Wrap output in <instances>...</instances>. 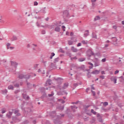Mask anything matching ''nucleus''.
Here are the masks:
<instances>
[{"instance_id":"51","label":"nucleus","mask_w":124,"mask_h":124,"mask_svg":"<svg viewBox=\"0 0 124 124\" xmlns=\"http://www.w3.org/2000/svg\"><path fill=\"white\" fill-rule=\"evenodd\" d=\"M51 114H53L54 115H56V111H51Z\"/></svg>"},{"instance_id":"48","label":"nucleus","mask_w":124,"mask_h":124,"mask_svg":"<svg viewBox=\"0 0 124 124\" xmlns=\"http://www.w3.org/2000/svg\"><path fill=\"white\" fill-rule=\"evenodd\" d=\"M10 45H11V44L9 43H8L7 44V47H8V49H9V47L10 46Z\"/></svg>"},{"instance_id":"37","label":"nucleus","mask_w":124,"mask_h":124,"mask_svg":"<svg viewBox=\"0 0 124 124\" xmlns=\"http://www.w3.org/2000/svg\"><path fill=\"white\" fill-rule=\"evenodd\" d=\"M99 78H100V79H102V80H103V79L105 78V76H100Z\"/></svg>"},{"instance_id":"46","label":"nucleus","mask_w":124,"mask_h":124,"mask_svg":"<svg viewBox=\"0 0 124 124\" xmlns=\"http://www.w3.org/2000/svg\"><path fill=\"white\" fill-rule=\"evenodd\" d=\"M27 85L28 87H31V84L30 82H27Z\"/></svg>"},{"instance_id":"15","label":"nucleus","mask_w":124,"mask_h":124,"mask_svg":"<svg viewBox=\"0 0 124 124\" xmlns=\"http://www.w3.org/2000/svg\"><path fill=\"white\" fill-rule=\"evenodd\" d=\"M41 92L42 93H44V95H46V93H45L46 91H45V88L44 87H42L41 88V90H40Z\"/></svg>"},{"instance_id":"42","label":"nucleus","mask_w":124,"mask_h":124,"mask_svg":"<svg viewBox=\"0 0 124 124\" xmlns=\"http://www.w3.org/2000/svg\"><path fill=\"white\" fill-rule=\"evenodd\" d=\"M101 62H106V58H104L101 60Z\"/></svg>"},{"instance_id":"25","label":"nucleus","mask_w":124,"mask_h":124,"mask_svg":"<svg viewBox=\"0 0 124 124\" xmlns=\"http://www.w3.org/2000/svg\"><path fill=\"white\" fill-rule=\"evenodd\" d=\"M94 21H97L98 20H100V17H99V16H96L94 18Z\"/></svg>"},{"instance_id":"7","label":"nucleus","mask_w":124,"mask_h":124,"mask_svg":"<svg viewBox=\"0 0 124 124\" xmlns=\"http://www.w3.org/2000/svg\"><path fill=\"white\" fill-rule=\"evenodd\" d=\"M14 114L16 115L17 117H19V116H21V114L19 113V110H16L14 112Z\"/></svg>"},{"instance_id":"9","label":"nucleus","mask_w":124,"mask_h":124,"mask_svg":"<svg viewBox=\"0 0 124 124\" xmlns=\"http://www.w3.org/2000/svg\"><path fill=\"white\" fill-rule=\"evenodd\" d=\"M68 86H69L68 83H64L63 86L62 87V89H63L64 90H65L68 87Z\"/></svg>"},{"instance_id":"62","label":"nucleus","mask_w":124,"mask_h":124,"mask_svg":"<svg viewBox=\"0 0 124 124\" xmlns=\"http://www.w3.org/2000/svg\"><path fill=\"white\" fill-rule=\"evenodd\" d=\"M101 74L103 75V74H105V72L104 71H101Z\"/></svg>"},{"instance_id":"33","label":"nucleus","mask_w":124,"mask_h":124,"mask_svg":"<svg viewBox=\"0 0 124 124\" xmlns=\"http://www.w3.org/2000/svg\"><path fill=\"white\" fill-rule=\"evenodd\" d=\"M59 52H60L61 53H62V54H64L65 53L64 50H62V48H60L59 50Z\"/></svg>"},{"instance_id":"27","label":"nucleus","mask_w":124,"mask_h":124,"mask_svg":"<svg viewBox=\"0 0 124 124\" xmlns=\"http://www.w3.org/2000/svg\"><path fill=\"white\" fill-rule=\"evenodd\" d=\"M68 45L70 46V45H72V44H73V41L72 40H68Z\"/></svg>"},{"instance_id":"1","label":"nucleus","mask_w":124,"mask_h":124,"mask_svg":"<svg viewBox=\"0 0 124 124\" xmlns=\"http://www.w3.org/2000/svg\"><path fill=\"white\" fill-rule=\"evenodd\" d=\"M61 91L58 92V95H64V94H66L67 95L68 93L67 92H65V91H62V88H59Z\"/></svg>"},{"instance_id":"17","label":"nucleus","mask_w":124,"mask_h":124,"mask_svg":"<svg viewBox=\"0 0 124 124\" xmlns=\"http://www.w3.org/2000/svg\"><path fill=\"white\" fill-rule=\"evenodd\" d=\"M18 39V38L16 36H13L12 38L11 39V41H15V40H17Z\"/></svg>"},{"instance_id":"35","label":"nucleus","mask_w":124,"mask_h":124,"mask_svg":"<svg viewBox=\"0 0 124 124\" xmlns=\"http://www.w3.org/2000/svg\"><path fill=\"white\" fill-rule=\"evenodd\" d=\"M103 105L105 107H106V106H107V105H108V102H104Z\"/></svg>"},{"instance_id":"24","label":"nucleus","mask_w":124,"mask_h":124,"mask_svg":"<svg viewBox=\"0 0 124 124\" xmlns=\"http://www.w3.org/2000/svg\"><path fill=\"white\" fill-rule=\"evenodd\" d=\"M8 90H14V87H13L12 85H9L8 87Z\"/></svg>"},{"instance_id":"28","label":"nucleus","mask_w":124,"mask_h":124,"mask_svg":"<svg viewBox=\"0 0 124 124\" xmlns=\"http://www.w3.org/2000/svg\"><path fill=\"white\" fill-rule=\"evenodd\" d=\"M59 110H61V111H62L64 108V106H61L59 108Z\"/></svg>"},{"instance_id":"40","label":"nucleus","mask_w":124,"mask_h":124,"mask_svg":"<svg viewBox=\"0 0 124 124\" xmlns=\"http://www.w3.org/2000/svg\"><path fill=\"white\" fill-rule=\"evenodd\" d=\"M92 93H93V96H95V92L93 90H91Z\"/></svg>"},{"instance_id":"61","label":"nucleus","mask_w":124,"mask_h":124,"mask_svg":"<svg viewBox=\"0 0 124 124\" xmlns=\"http://www.w3.org/2000/svg\"><path fill=\"white\" fill-rule=\"evenodd\" d=\"M84 35H85V36H88V35H89V33H85L84 34Z\"/></svg>"},{"instance_id":"6","label":"nucleus","mask_w":124,"mask_h":124,"mask_svg":"<svg viewBox=\"0 0 124 124\" xmlns=\"http://www.w3.org/2000/svg\"><path fill=\"white\" fill-rule=\"evenodd\" d=\"M111 81H112V82H113L114 84H116L117 83V78H116V77L111 78Z\"/></svg>"},{"instance_id":"16","label":"nucleus","mask_w":124,"mask_h":124,"mask_svg":"<svg viewBox=\"0 0 124 124\" xmlns=\"http://www.w3.org/2000/svg\"><path fill=\"white\" fill-rule=\"evenodd\" d=\"M54 31H57V32H60V31H61V28H60L59 27H56L55 28Z\"/></svg>"},{"instance_id":"47","label":"nucleus","mask_w":124,"mask_h":124,"mask_svg":"<svg viewBox=\"0 0 124 124\" xmlns=\"http://www.w3.org/2000/svg\"><path fill=\"white\" fill-rule=\"evenodd\" d=\"M78 103H79V101H78L76 102H72V104H78Z\"/></svg>"},{"instance_id":"45","label":"nucleus","mask_w":124,"mask_h":124,"mask_svg":"<svg viewBox=\"0 0 124 124\" xmlns=\"http://www.w3.org/2000/svg\"><path fill=\"white\" fill-rule=\"evenodd\" d=\"M73 86L75 87V88H76L77 87H78V83H75L74 84Z\"/></svg>"},{"instance_id":"5","label":"nucleus","mask_w":124,"mask_h":124,"mask_svg":"<svg viewBox=\"0 0 124 124\" xmlns=\"http://www.w3.org/2000/svg\"><path fill=\"white\" fill-rule=\"evenodd\" d=\"M23 98L24 99H25V100H29L30 99V96H28L27 94H22Z\"/></svg>"},{"instance_id":"23","label":"nucleus","mask_w":124,"mask_h":124,"mask_svg":"<svg viewBox=\"0 0 124 124\" xmlns=\"http://www.w3.org/2000/svg\"><path fill=\"white\" fill-rule=\"evenodd\" d=\"M60 61V58L59 57L54 59V63H56V62H58Z\"/></svg>"},{"instance_id":"52","label":"nucleus","mask_w":124,"mask_h":124,"mask_svg":"<svg viewBox=\"0 0 124 124\" xmlns=\"http://www.w3.org/2000/svg\"><path fill=\"white\" fill-rule=\"evenodd\" d=\"M82 44H81V43H79L78 44L77 46L78 47H80V46H81Z\"/></svg>"},{"instance_id":"60","label":"nucleus","mask_w":124,"mask_h":124,"mask_svg":"<svg viewBox=\"0 0 124 124\" xmlns=\"http://www.w3.org/2000/svg\"><path fill=\"white\" fill-rule=\"evenodd\" d=\"M51 56L52 57H54L55 56V53H54V52L51 53Z\"/></svg>"},{"instance_id":"38","label":"nucleus","mask_w":124,"mask_h":124,"mask_svg":"<svg viewBox=\"0 0 124 124\" xmlns=\"http://www.w3.org/2000/svg\"><path fill=\"white\" fill-rule=\"evenodd\" d=\"M20 93V90H16V91H15V93L16 94H17V93Z\"/></svg>"},{"instance_id":"59","label":"nucleus","mask_w":124,"mask_h":124,"mask_svg":"<svg viewBox=\"0 0 124 124\" xmlns=\"http://www.w3.org/2000/svg\"><path fill=\"white\" fill-rule=\"evenodd\" d=\"M12 114H13V112H11V111L9 112V115H10L11 116H12Z\"/></svg>"},{"instance_id":"41","label":"nucleus","mask_w":124,"mask_h":124,"mask_svg":"<svg viewBox=\"0 0 124 124\" xmlns=\"http://www.w3.org/2000/svg\"><path fill=\"white\" fill-rule=\"evenodd\" d=\"M89 107H90V106H86V105L84 106V108L85 109H88V108H89Z\"/></svg>"},{"instance_id":"39","label":"nucleus","mask_w":124,"mask_h":124,"mask_svg":"<svg viewBox=\"0 0 124 124\" xmlns=\"http://www.w3.org/2000/svg\"><path fill=\"white\" fill-rule=\"evenodd\" d=\"M6 116H7V117H8V119H11V116L12 115H10V114H7Z\"/></svg>"},{"instance_id":"64","label":"nucleus","mask_w":124,"mask_h":124,"mask_svg":"<svg viewBox=\"0 0 124 124\" xmlns=\"http://www.w3.org/2000/svg\"><path fill=\"white\" fill-rule=\"evenodd\" d=\"M6 112V110H2L1 113L2 114H4Z\"/></svg>"},{"instance_id":"19","label":"nucleus","mask_w":124,"mask_h":124,"mask_svg":"<svg viewBox=\"0 0 124 124\" xmlns=\"http://www.w3.org/2000/svg\"><path fill=\"white\" fill-rule=\"evenodd\" d=\"M47 28L50 29V30H53V29H55V25H47Z\"/></svg>"},{"instance_id":"55","label":"nucleus","mask_w":124,"mask_h":124,"mask_svg":"<svg viewBox=\"0 0 124 124\" xmlns=\"http://www.w3.org/2000/svg\"><path fill=\"white\" fill-rule=\"evenodd\" d=\"M42 71L41 70V69H38V72L39 73H42Z\"/></svg>"},{"instance_id":"63","label":"nucleus","mask_w":124,"mask_h":124,"mask_svg":"<svg viewBox=\"0 0 124 124\" xmlns=\"http://www.w3.org/2000/svg\"><path fill=\"white\" fill-rule=\"evenodd\" d=\"M91 89L92 90H95L94 87H93V85L91 86Z\"/></svg>"},{"instance_id":"4","label":"nucleus","mask_w":124,"mask_h":124,"mask_svg":"<svg viewBox=\"0 0 124 124\" xmlns=\"http://www.w3.org/2000/svg\"><path fill=\"white\" fill-rule=\"evenodd\" d=\"M12 66H14V68L16 69L17 68V66L18 65V63L15 62H11Z\"/></svg>"},{"instance_id":"36","label":"nucleus","mask_w":124,"mask_h":124,"mask_svg":"<svg viewBox=\"0 0 124 124\" xmlns=\"http://www.w3.org/2000/svg\"><path fill=\"white\" fill-rule=\"evenodd\" d=\"M14 87H15V88H19V83H16V84H15Z\"/></svg>"},{"instance_id":"2","label":"nucleus","mask_w":124,"mask_h":124,"mask_svg":"<svg viewBox=\"0 0 124 124\" xmlns=\"http://www.w3.org/2000/svg\"><path fill=\"white\" fill-rule=\"evenodd\" d=\"M63 18H65L66 17H69V13L68 12V11L65 10L63 11Z\"/></svg>"},{"instance_id":"49","label":"nucleus","mask_w":124,"mask_h":124,"mask_svg":"<svg viewBox=\"0 0 124 124\" xmlns=\"http://www.w3.org/2000/svg\"><path fill=\"white\" fill-rule=\"evenodd\" d=\"M118 27L116 25H114L112 26V28L114 29V30H116Z\"/></svg>"},{"instance_id":"31","label":"nucleus","mask_w":124,"mask_h":124,"mask_svg":"<svg viewBox=\"0 0 124 124\" xmlns=\"http://www.w3.org/2000/svg\"><path fill=\"white\" fill-rule=\"evenodd\" d=\"M91 113H93L94 115H96L97 114L96 111H94V110H93V109H91Z\"/></svg>"},{"instance_id":"56","label":"nucleus","mask_w":124,"mask_h":124,"mask_svg":"<svg viewBox=\"0 0 124 124\" xmlns=\"http://www.w3.org/2000/svg\"><path fill=\"white\" fill-rule=\"evenodd\" d=\"M90 73H91L90 72L87 73V76H88V78H91V76H89L90 75Z\"/></svg>"},{"instance_id":"3","label":"nucleus","mask_w":124,"mask_h":124,"mask_svg":"<svg viewBox=\"0 0 124 124\" xmlns=\"http://www.w3.org/2000/svg\"><path fill=\"white\" fill-rule=\"evenodd\" d=\"M96 117L97 118L98 122H100V123L103 122V120H102V117H101V116H100V114L99 113L96 114Z\"/></svg>"},{"instance_id":"30","label":"nucleus","mask_w":124,"mask_h":124,"mask_svg":"<svg viewBox=\"0 0 124 124\" xmlns=\"http://www.w3.org/2000/svg\"><path fill=\"white\" fill-rule=\"evenodd\" d=\"M7 90L5 89L4 90H2V93H3V94H6V93H7Z\"/></svg>"},{"instance_id":"34","label":"nucleus","mask_w":124,"mask_h":124,"mask_svg":"<svg viewBox=\"0 0 124 124\" xmlns=\"http://www.w3.org/2000/svg\"><path fill=\"white\" fill-rule=\"evenodd\" d=\"M71 109H77L78 108L76 107V106H71Z\"/></svg>"},{"instance_id":"54","label":"nucleus","mask_w":124,"mask_h":124,"mask_svg":"<svg viewBox=\"0 0 124 124\" xmlns=\"http://www.w3.org/2000/svg\"><path fill=\"white\" fill-rule=\"evenodd\" d=\"M36 25H37V27H40V25L39 24V23H38V21H37Z\"/></svg>"},{"instance_id":"32","label":"nucleus","mask_w":124,"mask_h":124,"mask_svg":"<svg viewBox=\"0 0 124 124\" xmlns=\"http://www.w3.org/2000/svg\"><path fill=\"white\" fill-rule=\"evenodd\" d=\"M81 43H82V44H88V41H85V40H83L81 41Z\"/></svg>"},{"instance_id":"21","label":"nucleus","mask_w":124,"mask_h":124,"mask_svg":"<svg viewBox=\"0 0 124 124\" xmlns=\"http://www.w3.org/2000/svg\"><path fill=\"white\" fill-rule=\"evenodd\" d=\"M25 77V75L21 74V75H19L18 76V78L19 79H24Z\"/></svg>"},{"instance_id":"14","label":"nucleus","mask_w":124,"mask_h":124,"mask_svg":"<svg viewBox=\"0 0 124 124\" xmlns=\"http://www.w3.org/2000/svg\"><path fill=\"white\" fill-rule=\"evenodd\" d=\"M92 37L93 38H95V39H97V35H96V33L95 32H93L92 33Z\"/></svg>"},{"instance_id":"53","label":"nucleus","mask_w":124,"mask_h":124,"mask_svg":"<svg viewBox=\"0 0 124 124\" xmlns=\"http://www.w3.org/2000/svg\"><path fill=\"white\" fill-rule=\"evenodd\" d=\"M53 95H54V94H53V93L48 94V96H49V97H51L53 96Z\"/></svg>"},{"instance_id":"29","label":"nucleus","mask_w":124,"mask_h":124,"mask_svg":"<svg viewBox=\"0 0 124 124\" xmlns=\"http://www.w3.org/2000/svg\"><path fill=\"white\" fill-rule=\"evenodd\" d=\"M94 65L95 67L99 66V65H100V63H99L98 62H95Z\"/></svg>"},{"instance_id":"18","label":"nucleus","mask_w":124,"mask_h":124,"mask_svg":"<svg viewBox=\"0 0 124 124\" xmlns=\"http://www.w3.org/2000/svg\"><path fill=\"white\" fill-rule=\"evenodd\" d=\"M12 121H13L14 122H17V121H18V118L16 116H13Z\"/></svg>"},{"instance_id":"13","label":"nucleus","mask_w":124,"mask_h":124,"mask_svg":"<svg viewBox=\"0 0 124 124\" xmlns=\"http://www.w3.org/2000/svg\"><path fill=\"white\" fill-rule=\"evenodd\" d=\"M89 53V54H90V55H91L92 56H94V53H93V52L91 49H89L87 51V53Z\"/></svg>"},{"instance_id":"43","label":"nucleus","mask_w":124,"mask_h":124,"mask_svg":"<svg viewBox=\"0 0 124 124\" xmlns=\"http://www.w3.org/2000/svg\"><path fill=\"white\" fill-rule=\"evenodd\" d=\"M45 33H46V31H45V30H43L42 31V34H45Z\"/></svg>"},{"instance_id":"12","label":"nucleus","mask_w":124,"mask_h":124,"mask_svg":"<svg viewBox=\"0 0 124 124\" xmlns=\"http://www.w3.org/2000/svg\"><path fill=\"white\" fill-rule=\"evenodd\" d=\"M50 67L51 68H52V69H55L56 68H57V66H56V65L55 64H54V63L51 62V65H50Z\"/></svg>"},{"instance_id":"57","label":"nucleus","mask_w":124,"mask_h":124,"mask_svg":"<svg viewBox=\"0 0 124 124\" xmlns=\"http://www.w3.org/2000/svg\"><path fill=\"white\" fill-rule=\"evenodd\" d=\"M90 91V88H88L86 89V93H88Z\"/></svg>"},{"instance_id":"22","label":"nucleus","mask_w":124,"mask_h":124,"mask_svg":"<svg viewBox=\"0 0 124 124\" xmlns=\"http://www.w3.org/2000/svg\"><path fill=\"white\" fill-rule=\"evenodd\" d=\"M45 9H46V7H44V9H42L40 10V12H41V13H46V11L45 10Z\"/></svg>"},{"instance_id":"50","label":"nucleus","mask_w":124,"mask_h":124,"mask_svg":"<svg viewBox=\"0 0 124 124\" xmlns=\"http://www.w3.org/2000/svg\"><path fill=\"white\" fill-rule=\"evenodd\" d=\"M34 5L35 6L38 5V3L37 1H35L34 2Z\"/></svg>"},{"instance_id":"11","label":"nucleus","mask_w":124,"mask_h":124,"mask_svg":"<svg viewBox=\"0 0 124 124\" xmlns=\"http://www.w3.org/2000/svg\"><path fill=\"white\" fill-rule=\"evenodd\" d=\"M71 50L74 53H77V52H78V49H77V48H75L74 46L71 47Z\"/></svg>"},{"instance_id":"20","label":"nucleus","mask_w":124,"mask_h":124,"mask_svg":"<svg viewBox=\"0 0 124 124\" xmlns=\"http://www.w3.org/2000/svg\"><path fill=\"white\" fill-rule=\"evenodd\" d=\"M88 64H90V65H91V66H89V68H90V69H93V64L92 62H88Z\"/></svg>"},{"instance_id":"8","label":"nucleus","mask_w":124,"mask_h":124,"mask_svg":"<svg viewBox=\"0 0 124 124\" xmlns=\"http://www.w3.org/2000/svg\"><path fill=\"white\" fill-rule=\"evenodd\" d=\"M100 71L98 70H95L93 71L92 72H91L92 74H99V72Z\"/></svg>"},{"instance_id":"10","label":"nucleus","mask_w":124,"mask_h":124,"mask_svg":"<svg viewBox=\"0 0 124 124\" xmlns=\"http://www.w3.org/2000/svg\"><path fill=\"white\" fill-rule=\"evenodd\" d=\"M31 77V74H28L26 75H24V78L26 80H28V79H30Z\"/></svg>"},{"instance_id":"58","label":"nucleus","mask_w":124,"mask_h":124,"mask_svg":"<svg viewBox=\"0 0 124 124\" xmlns=\"http://www.w3.org/2000/svg\"><path fill=\"white\" fill-rule=\"evenodd\" d=\"M119 73V70H116L114 72V74H118Z\"/></svg>"},{"instance_id":"44","label":"nucleus","mask_w":124,"mask_h":124,"mask_svg":"<svg viewBox=\"0 0 124 124\" xmlns=\"http://www.w3.org/2000/svg\"><path fill=\"white\" fill-rule=\"evenodd\" d=\"M51 82V79H49L48 80H46V84H49Z\"/></svg>"},{"instance_id":"26","label":"nucleus","mask_w":124,"mask_h":124,"mask_svg":"<svg viewBox=\"0 0 124 124\" xmlns=\"http://www.w3.org/2000/svg\"><path fill=\"white\" fill-rule=\"evenodd\" d=\"M84 61H86V58H82L78 59V62H84Z\"/></svg>"}]
</instances>
